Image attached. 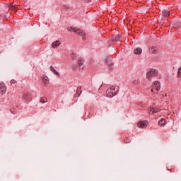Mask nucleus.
I'll list each match as a JSON object with an SVG mask.
<instances>
[{
    "label": "nucleus",
    "instance_id": "6ab92c4d",
    "mask_svg": "<svg viewBox=\"0 0 181 181\" xmlns=\"http://www.w3.org/2000/svg\"><path fill=\"white\" fill-rule=\"evenodd\" d=\"M177 76L180 78H181V67L178 69L177 71Z\"/></svg>",
    "mask_w": 181,
    "mask_h": 181
},
{
    "label": "nucleus",
    "instance_id": "2eb2a0df",
    "mask_svg": "<svg viewBox=\"0 0 181 181\" xmlns=\"http://www.w3.org/2000/svg\"><path fill=\"white\" fill-rule=\"evenodd\" d=\"M150 112H151V114H156V112H159V109L156 107H151Z\"/></svg>",
    "mask_w": 181,
    "mask_h": 181
},
{
    "label": "nucleus",
    "instance_id": "4468645a",
    "mask_svg": "<svg viewBox=\"0 0 181 181\" xmlns=\"http://www.w3.org/2000/svg\"><path fill=\"white\" fill-rule=\"evenodd\" d=\"M119 39H121V35H114L112 37V42H118V40H119Z\"/></svg>",
    "mask_w": 181,
    "mask_h": 181
},
{
    "label": "nucleus",
    "instance_id": "cd10ccee",
    "mask_svg": "<svg viewBox=\"0 0 181 181\" xmlns=\"http://www.w3.org/2000/svg\"><path fill=\"white\" fill-rule=\"evenodd\" d=\"M13 114H16V112H13Z\"/></svg>",
    "mask_w": 181,
    "mask_h": 181
},
{
    "label": "nucleus",
    "instance_id": "f8f14e48",
    "mask_svg": "<svg viewBox=\"0 0 181 181\" xmlns=\"http://www.w3.org/2000/svg\"><path fill=\"white\" fill-rule=\"evenodd\" d=\"M162 12L163 16H165V18H168L170 15V11L168 9H163Z\"/></svg>",
    "mask_w": 181,
    "mask_h": 181
},
{
    "label": "nucleus",
    "instance_id": "f257e3e1",
    "mask_svg": "<svg viewBox=\"0 0 181 181\" xmlns=\"http://www.w3.org/2000/svg\"><path fill=\"white\" fill-rule=\"evenodd\" d=\"M67 30L69 32H74V33H76V35H80L81 36H83V40H86L87 39V37H86V33H84V31H83V30L77 29L73 27H69L67 28Z\"/></svg>",
    "mask_w": 181,
    "mask_h": 181
},
{
    "label": "nucleus",
    "instance_id": "ddd939ff",
    "mask_svg": "<svg viewBox=\"0 0 181 181\" xmlns=\"http://www.w3.org/2000/svg\"><path fill=\"white\" fill-rule=\"evenodd\" d=\"M134 54H141L142 53V48L137 47L134 49Z\"/></svg>",
    "mask_w": 181,
    "mask_h": 181
},
{
    "label": "nucleus",
    "instance_id": "5701e85b",
    "mask_svg": "<svg viewBox=\"0 0 181 181\" xmlns=\"http://www.w3.org/2000/svg\"><path fill=\"white\" fill-rule=\"evenodd\" d=\"M155 91H156V88H151V93H155Z\"/></svg>",
    "mask_w": 181,
    "mask_h": 181
},
{
    "label": "nucleus",
    "instance_id": "1a4fd4ad",
    "mask_svg": "<svg viewBox=\"0 0 181 181\" xmlns=\"http://www.w3.org/2000/svg\"><path fill=\"white\" fill-rule=\"evenodd\" d=\"M60 43L59 40L54 41L52 43V47H53V49H56V47H59V46H60Z\"/></svg>",
    "mask_w": 181,
    "mask_h": 181
},
{
    "label": "nucleus",
    "instance_id": "423d86ee",
    "mask_svg": "<svg viewBox=\"0 0 181 181\" xmlns=\"http://www.w3.org/2000/svg\"><path fill=\"white\" fill-rule=\"evenodd\" d=\"M153 88L156 89V93L160 90V83L158 81H156L153 82V84L152 86Z\"/></svg>",
    "mask_w": 181,
    "mask_h": 181
},
{
    "label": "nucleus",
    "instance_id": "9d476101",
    "mask_svg": "<svg viewBox=\"0 0 181 181\" xmlns=\"http://www.w3.org/2000/svg\"><path fill=\"white\" fill-rule=\"evenodd\" d=\"M49 69H50V71H52L54 74H56V76H58V77H60V74L56 71V69L53 67V66H50Z\"/></svg>",
    "mask_w": 181,
    "mask_h": 181
},
{
    "label": "nucleus",
    "instance_id": "aec40b11",
    "mask_svg": "<svg viewBox=\"0 0 181 181\" xmlns=\"http://www.w3.org/2000/svg\"><path fill=\"white\" fill-rule=\"evenodd\" d=\"M134 86H138V84H139V81L138 79L134 80L132 82Z\"/></svg>",
    "mask_w": 181,
    "mask_h": 181
},
{
    "label": "nucleus",
    "instance_id": "9b49d317",
    "mask_svg": "<svg viewBox=\"0 0 181 181\" xmlns=\"http://www.w3.org/2000/svg\"><path fill=\"white\" fill-rule=\"evenodd\" d=\"M0 90L3 94H5V91H6V86L4 85V83H0Z\"/></svg>",
    "mask_w": 181,
    "mask_h": 181
},
{
    "label": "nucleus",
    "instance_id": "412c9836",
    "mask_svg": "<svg viewBox=\"0 0 181 181\" xmlns=\"http://www.w3.org/2000/svg\"><path fill=\"white\" fill-rule=\"evenodd\" d=\"M71 58L72 59V60H74L76 59V54L71 53Z\"/></svg>",
    "mask_w": 181,
    "mask_h": 181
},
{
    "label": "nucleus",
    "instance_id": "f3484780",
    "mask_svg": "<svg viewBox=\"0 0 181 181\" xmlns=\"http://www.w3.org/2000/svg\"><path fill=\"white\" fill-rule=\"evenodd\" d=\"M40 103H42V104H45V103H47V98L45 97H42L40 100Z\"/></svg>",
    "mask_w": 181,
    "mask_h": 181
},
{
    "label": "nucleus",
    "instance_id": "f03ea898",
    "mask_svg": "<svg viewBox=\"0 0 181 181\" xmlns=\"http://www.w3.org/2000/svg\"><path fill=\"white\" fill-rule=\"evenodd\" d=\"M118 86H111L110 88L107 89L106 94L107 97H114L118 94Z\"/></svg>",
    "mask_w": 181,
    "mask_h": 181
},
{
    "label": "nucleus",
    "instance_id": "0eeeda50",
    "mask_svg": "<svg viewBox=\"0 0 181 181\" xmlns=\"http://www.w3.org/2000/svg\"><path fill=\"white\" fill-rule=\"evenodd\" d=\"M78 66L79 70H83L84 69V62H83V59L78 60Z\"/></svg>",
    "mask_w": 181,
    "mask_h": 181
},
{
    "label": "nucleus",
    "instance_id": "b1692460",
    "mask_svg": "<svg viewBox=\"0 0 181 181\" xmlns=\"http://www.w3.org/2000/svg\"><path fill=\"white\" fill-rule=\"evenodd\" d=\"M11 84H15V83H16V81L15 80H11Z\"/></svg>",
    "mask_w": 181,
    "mask_h": 181
},
{
    "label": "nucleus",
    "instance_id": "393cba45",
    "mask_svg": "<svg viewBox=\"0 0 181 181\" xmlns=\"http://www.w3.org/2000/svg\"><path fill=\"white\" fill-rule=\"evenodd\" d=\"M124 142H126V144H128L129 142V141H128V139H125Z\"/></svg>",
    "mask_w": 181,
    "mask_h": 181
},
{
    "label": "nucleus",
    "instance_id": "dca6fc26",
    "mask_svg": "<svg viewBox=\"0 0 181 181\" xmlns=\"http://www.w3.org/2000/svg\"><path fill=\"white\" fill-rule=\"evenodd\" d=\"M166 124V119H161L160 121H158V125L160 127H163Z\"/></svg>",
    "mask_w": 181,
    "mask_h": 181
},
{
    "label": "nucleus",
    "instance_id": "6e6552de",
    "mask_svg": "<svg viewBox=\"0 0 181 181\" xmlns=\"http://www.w3.org/2000/svg\"><path fill=\"white\" fill-rule=\"evenodd\" d=\"M49 81L47 76H42V82L44 83L45 87H47V84H49Z\"/></svg>",
    "mask_w": 181,
    "mask_h": 181
},
{
    "label": "nucleus",
    "instance_id": "a211bd4d",
    "mask_svg": "<svg viewBox=\"0 0 181 181\" xmlns=\"http://www.w3.org/2000/svg\"><path fill=\"white\" fill-rule=\"evenodd\" d=\"M29 98H30L29 94L25 93L23 95V100H25V101H29Z\"/></svg>",
    "mask_w": 181,
    "mask_h": 181
},
{
    "label": "nucleus",
    "instance_id": "4be33fe9",
    "mask_svg": "<svg viewBox=\"0 0 181 181\" xmlns=\"http://www.w3.org/2000/svg\"><path fill=\"white\" fill-rule=\"evenodd\" d=\"M11 11H16V6H11Z\"/></svg>",
    "mask_w": 181,
    "mask_h": 181
},
{
    "label": "nucleus",
    "instance_id": "c756f323",
    "mask_svg": "<svg viewBox=\"0 0 181 181\" xmlns=\"http://www.w3.org/2000/svg\"><path fill=\"white\" fill-rule=\"evenodd\" d=\"M11 112H12V109H11Z\"/></svg>",
    "mask_w": 181,
    "mask_h": 181
},
{
    "label": "nucleus",
    "instance_id": "7ed1b4c3",
    "mask_svg": "<svg viewBox=\"0 0 181 181\" xmlns=\"http://www.w3.org/2000/svg\"><path fill=\"white\" fill-rule=\"evenodd\" d=\"M159 71L158 70L151 69L146 74V78L151 81V78H153V77H156L158 76Z\"/></svg>",
    "mask_w": 181,
    "mask_h": 181
},
{
    "label": "nucleus",
    "instance_id": "39448f33",
    "mask_svg": "<svg viewBox=\"0 0 181 181\" xmlns=\"http://www.w3.org/2000/svg\"><path fill=\"white\" fill-rule=\"evenodd\" d=\"M138 128H146L148 127V121L141 120L137 123Z\"/></svg>",
    "mask_w": 181,
    "mask_h": 181
},
{
    "label": "nucleus",
    "instance_id": "c85d7f7f",
    "mask_svg": "<svg viewBox=\"0 0 181 181\" xmlns=\"http://www.w3.org/2000/svg\"><path fill=\"white\" fill-rule=\"evenodd\" d=\"M110 66H112V64H110Z\"/></svg>",
    "mask_w": 181,
    "mask_h": 181
},
{
    "label": "nucleus",
    "instance_id": "bb28decb",
    "mask_svg": "<svg viewBox=\"0 0 181 181\" xmlns=\"http://www.w3.org/2000/svg\"><path fill=\"white\" fill-rule=\"evenodd\" d=\"M73 70L76 69V66H72Z\"/></svg>",
    "mask_w": 181,
    "mask_h": 181
},
{
    "label": "nucleus",
    "instance_id": "20e7f679",
    "mask_svg": "<svg viewBox=\"0 0 181 181\" xmlns=\"http://www.w3.org/2000/svg\"><path fill=\"white\" fill-rule=\"evenodd\" d=\"M159 49L157 47L155 46H150L148 48V53L150 54H158Z\"/></svg>",
    "mask_w": 181,
    "mask_h": 181
},
{
    "label": "nucleus",
    "instance_id": "a878e982",
    "mask_svg": "<svg viewBox=\"0 0 181 181\" xmlns=\"http://www.w3.org/2000/svg\"><path fill=\"white\" fill-rule=\"evenodd\" d=\"M91 0H85L86 2L88 3L90 2Z\"/></svg>",
    "mask_w": 181,
    "mask_h": 181
}]
</instances>
